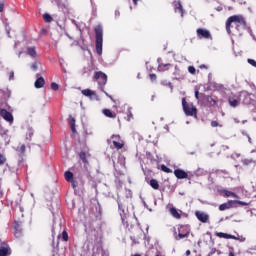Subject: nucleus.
<instances>
[{
  "label": "nucleus",
  "instance_id": "e2e57ef3",
  "mask_svg": "<svg viewBox=\"0 0 256 256\" xmlns=\"http://www.w3.org/2000/svg\"><path fill=\"white\" fill-rule=\"evenodd\" d=\"M216 11H223V7L216 8Z\"/></svg>",
  "mask_w": 256,
  "mask_h": 256
},
{
  "label": "nucleus",
  "instance_id": "f03ea898",
  "mask_svg": "<svg viewBox=\"0 0 256 256\" xmlns=\"http://www.w3.org/2000/svg\"><path fill=\"white\" fill-rule=\"evenodd\" d=\"M95 37H96V53L98 55H103V26L98 25L94 29Z\"/></svg>",
  "mask_w": 256,
  "mask_h": 256
},
{
  "label": "nucleus",
  "instance_id": "58836bf2",
  "mask_svg": "<svg viewBox=\"0 0 256 256\" xmlns=\"http://www.w3.org/2000/svg\"><path fill=\"white\" fill-rule=\"evenodd\" d=\"M51 89H53V91H57L59 89V85L55 82L51 83Z\"/></svg>",
  "mask_w": 256,
  "mask_h": 256
},
{
  "label": "nucleus",
  "instance_id": "a19ab883",
  "mask_svg": "<svg viewBox=\"0 0 256 256\" xmlns=\"http://www.w3.org/2000/svg\"><path fill=\"white\" fill-rule=\"evenodd\" d=\"M242 162H243V165H251V163H253V160L244 159Z\"/></svg>",
  "mask_w": 256,
  "mask_h": 256
},
{
  "label": "nucleus",
  "instance_id": "5fc2aeb1",
  "mask_svg": "<svg viewBox=\"0 0 256 256\" xmlns=\"http://www.w3.org/2000/svg\"><path fill=\"white\" fill-rule=\"evenodd\" d=\"M4 7H5V4L0 3V13H3V9H4Z\"/></svg>",
  "mask_w": 256,
  "mask_h": 256
},
{
  "label": "nucleus",
  "instance_id": "7ed1b4c3",
  "mask_svg": "<svg viewBox=\"0 0 256 256\" xmlns=\"http://www.w3.org/2000/svg\"><path fill=\"white\" fill-rule=\"evenodd\" d=\"M183 111L187 117H193V115H197V108L193 106V103H187L185 98L182 99Z\"/></svg>",
  "mask_w": 256,
  "mask_h": 256
},
{
  "label": "nucleus",
  "instance_id": "09e8293b",
  "mask_svg": "<svg viewBox=\"0 0 256 256\" xmlns=\"http://www.w3.org/2000/svg\"><path fill=\"white\" fill-rule=\"evenodd\" d=\"M150 79H151V81H156L157 80V75L150 74Z\"/></svg>",
  "mask_w": 256,
  "mask_h": 256
},
{
  "label": "nucleus",
  "instance_id": "052dcab7",
  "mask_svg": "<svg viewBox=\"0 0 256 256\" xmlns=\"http://www.w3.org/2000/svg\"><path fill=\"white\" fill-rule=\"evenodd\" d=\"M215 253V250H211V252L208 254V256H211V255H213Z\"/></svg>",
  "mask_w": 256,
  "mask_h": 256
},
{
  "label": "nucleus",
  "instance_id": "680f3d73",
  "mask_svg": "<svg viewBox=\"0 0 256 256\" xmlns=\"http://www.w3.org/2000/svg\"><path fill=\"white\" fill-rule=\"evenodd\" d=\"M189 255H191V250L186 251V256H189Z\"/></svg>",
  "mask_w": 256,
  "mask_h": 256
},
{
  "label": "nucleus",
  "instance_id": "6e6552de",
  "mask_svg": "<svg viewBox=\"0 0 256 256\" xmlns=\"http://www.w3.org/2000/svg\"><path fill=\"white\" fill-rule=\"evenodd\" d=\"M0 116L3 117L5 121L10 123V125L13 124V114H11V112L7 111L6 109H1Z\"/></svg>",
  "mask_w": 256,
  "mask_h": 256
},
{
  "label": "nucleus",
  "instance_id": "c85d7f7f",
  "mask_svg": "<svg viewBox=\"0 0 256 256\" xmlns=\"http://www.w3.org/2000/svg\"><path fill=\"white\" fill-rule=\"evenodd\" d=\"M161 171H164V173H173V170L165 166V164L161 165Z\"/></svg>",
  "mask_w": 256,
  "mask_h": 256
},
{
  "label": "nucleus",
  "instance_id": "a878e982",
  "mask_svg": "<svg viewBox=\"0 0 256 256\" xmlns=\"http://www.w3.org/2000/svg\"><path fill=\"white\" fill-rule=\"evenodd\" d=\"M150 186L152 189H159V182L155 179L150 180Z\"/></svg>",
  "mask_w": 256,
  "mask_h": 256
},
{
  "label": "nucleus",
  "instance_id": "37998d69",
  "mask_svg": "<svg viewBox=\"0 0 256 256\" xmlns=\"http://www.w3.org/2000/svg\"><path fill=\"white\" fill-rule=\"evenodd\" d=\"M207 101H208L211 105H215V100H214L212 97L208 96V97H207Z\"/></svg>",
  "mask_w": 256,
  "mask_h": 256
},
{
  "label": "nucleus",
  "instance_id": "4c0bfd02",
  "mask_svg": "<svg viewBox=\"0 0 256 256\" xmlns=\"http://www.w3.org/2000/svg\"><path fill=\"white\" fill-rule=\"evenodd\" d=\"M247 63H249V65H251L252 67L256 68V61L255 60H253L251 58H248Z\"/></svg>",
  "mask_w": 256,
  "mask_h": 256
},
{
  "label": "nucleus",
  "instance_id": "5701e85b",
  "mask_svg": "<svg viewBox=\"0 0 256 256\" xmlns=\"http://www.w3.org/2000/svg\"><path fill=\"white\" fill-rule=\"evenodd\" d=\"M169 67H171L170 63H167V64L160 63L158 65V71H167V69H169Z\"/></svg>",
  "mask_w": 256,
  "mask_h": 256
},
{
  "label": "nucleus",
  "instance_id": "3c124183",
  "mask_svg": "<svg viewBox=\"0 0 256 256\" xmlns=\"http://www.w3.org/2000/svg\"><path fill=\"white\" fill-rule=\"evenodd\" d=\"M14 77H15V72L11 71L9 75L10 81L13 80Z\"/></svg>",
  "mask_w": 256,
  "mask_h": 256
},
{
  "label": "nucleus",
  "instance_id": "7c9ffc66",
  "mask_svg": "<svg viewBox=\"0 0 256 256\" xmlns=\"http://www.w3.org/2000/svg\"><path fill=\"white\" fill-rule=\"evenodd\" d=\"M79 157L83 163H87V154L85 152H80Z\"/></svg>",
  "mask_w": 256,
  "mask_h": 256
},
{
  "label": "nucleus",
  "instance_id": "c9c22d12",
  "mask_svg": "<svg viewBox=\"0 0 256 256\" xmlns=\"http://www.w3.org/2000/svg\"><path fill=\"white\" fill-rule=\"evenodd\" d=\"M62 239L63 241H69V234H67V231L62 232Z\"/></svg>",
  "mask_w": 256,
  "mask_h": 256
},
{
  "label": "nucleus",
  "instance_id": "69168bd1",
  "mask_svg": "<svg viewBox=\"0 0 256 256\" xmlns=\"http://www.w3.org/2000/svg\"><path fill=\"white\" fill-rule=\"evenodd\" d=\"M229 256H235V253H233V251H231V252L229 253Z\"/></svg>",
  "mask_w": 256,
  "mask_h": 256
},
{
  "label": "nucleus",
  "instance_id": "f3484780",
  "mask_svg": "<svg viewBox=\"0 0 256 256\" xmlns=\"http://www.w3.org/2000/svg\"><path fill=\"white\" fill-rule=\"evenodd\" d=\"M45 85V79L43 77H38L34 83L36 89H41Z\"/></svg>",
  "mask_w": 256,
  "mask_h": 256
},
{
  "label": "nucleus",
  "instance_id": "4d7b16f0",
  "mask_svg": "<svg viewBox=\"0 0 256 256\" xmlns=\"http://www.w3.org/2000/svg\"><path fill=\"white\" fill-rule=\"evenodd\" d=\"M119 15H121V12H119V10L115 11V17H119Z\"/></svg>",
  "mask_w": 256,
  "mask_h": 256
},
{
  "label": "nucleus",
  "instance_id": "423d86ee",
  "mask_svg": "<svg viewBox=\"0 0 256 256\" xmlns=\"http://www.w3.org/2000/svg\"><path fill=\"white\" fill-rule=\"evenodd\" d=\"M94 78L98 81L99 85H107V74L99 71L95 73Z\"/></svg>",
  "mask_w": 256,
  "mask_h": 256
},
{
  "label": "nucleus",
  "instance_id": "6e6d98bb",
  "mask_svg": "<svg viewBox=\"0 0 256 256\" xmlns=\"http://www.w3.org/2000/svg\"><path fill=\"white\" fill-rule=\"evenodd\" d=\"M72 23H74L76 25V28L81 31V28H79V25L77 24V22H75V20H72Z\"/></svg>",
  "mask_w": 256,
  "mask_h": 256
},
{
  "label": "nucleus",
  "instance_id": "9d476101",
  "mask_svg": "<svg viewBox=\"0 0 256 256\" xmlns=\"http://www.w3.org/2000/svg\"><path fill=\"white\" fill-rule=\"evenodd\" d=\"M195 215L198 219V221H201V223H207L209 221V214L201 211H196Z\"/></svg>",
  "mask_w": 256,
  "mask_h": 256
},
{
  "label": "nucleus",
  "instance_id": "b1692460",
  "mask_svg": "<svg viewBox=\"0 0 256 256\" xmlns=\"http://www.w3.org/2000/svg\"><path fill=\"white\" fill-rule=\"evenodd\" d=\"M70 118V127H71V131L72 133H77V129H75V118H73V116H69Z\"/></svg>",
  "mask_w": 256,
  "mask_h": 256
},
{
  "label": "nucleus",
  "instance_id": "0eeeda50",
  "mask_svg": "<svg viewBox=\"0 0 256 256\" xmlns=\"http://www.w3.org/2000/svg\"><path fill=\"white\" fill-rule=\"evenodd\" d=\"M196 33L199 39H211V32H209V30L207 29L198 28L196 30Z\"/></svg>",
  "mask_w": 256,
  "mask_h": 256
},
{
  "label": "nucleus",
  "instance_id": "72a5a7b5",
  "mask_svg": "<svg viewBox=\"0 0 256 256\" xmlns=\"http://www.w3.org/2000/svg\"><path fill=\"white\" fill-rule=\"evenodd\" d=\"M161 85H166L171 89V91H173V84H171V82H167V80H164L161 82Z\"/></svg>",
  "mask_w": 256,
  "mask_h": 256
},
{
  "label": "nucleus",
  "instance_id": "aec40b11",
  "mask_svg": "<svg viewBox=\"0 0 256 256\" xmlns=\"http://www.w3.org/2000/svg\"><path fill=\"white\" fill-rule=\"evenodd\" d=\"M11 252H9V248L7 247H0V256H9Z\"/></svg>",
  "mask_w": 256,
  "mask_h": 256
},
{
  "label": "nucleus",
  "instance_id": "13d9d810",
  "mask_svg": "<svg viewBox=\"0 0 256 256\" xmlns=\"http://www.w3.org/2000/svg\"><path fill=\"white\" fill-rule=\"evenodd\" d=\"M195 97H196V99H199V92H198V90L195 91Z\"/></svg>",
  "mask_w": 256,
  "mask_h": 256
},
{
  "label": "nucleus",
  "instance_id": "39448f33",
  "mask_svg": "<svg viewBox=\"0 0 256 256\" xmlns=\"http://www.w3.org/2000/svg\"><path fill=\"white\" fill-rule=\"evenodd\" d=\"M172 5L174 7L175 13H178L181 17H183V15L185 14V10H183L181 0H173Z\"/></svg>",
  "mask_w": 256,
  "mask_h": 256
},
{
  "label": "nucleus",
  "instance_id": "bb28decb",
  "mask_svg": "<svg viewBox=\"0 0 256 256\" xmlns=\"http://www.w3.org/2000/svg\"><path fill=\"white\" fill-rule=\"evenodd\" d=\"M43 19H44L45 23H51V21H53V17H51V15H49L48 13H45L43 15Z\"/></svg>",
  "mask_w": 256,
  "mask_h": 256
},
{
  "label": "nucleus",
  "instance_id": "1a4fd4ad",
  "mask_svg": "<svg viewBox=\"0 0 256 256\" xmlns=\"http://www.w3.org/2000/svg\"><path fill=\"white\" fill-rule=\"evenodd\" d=\"M112 143L116 149H123V141H121V136L112 135Z\"/></svg>",
  "mask_w": 256,
  "mask_h": 256
},
{
  "label": "nucleus",
  "instance_id": "20e7f679",
  "mask_svg": "<svg viewBox=\"0 0 256 256\" xmlns=\"http://www.w3.org/2000/svg\"><path fill=\"white\" fill-rule=\"evenodd\" d=\"M118 203V210H119V214L122 220V223H126L127 221V217H128V213L129 211L127 209H125V206H123V203H121V200H117Z\"/></svg>",
  "mask_w": 256,
  "mask_h": 256
},
{
  "label": "nucleus",
  "instance_id": "0e129e2a",
  "mask_svg": "<svg viewBox=\"0 0 256 256\" xmlns=\"http://www.w3.org/2000/svg\"><path fill=\"white\" fill-rule=\"evenodd\" d=\"M105 95H107V97H109L110 99H113V97H111L107 92H104Z\"/></svg>",
  "mask_w": 256,
  "mask_h": 256
},
{
  "label": "nucleus",
  "instance_id": "bf43d9fd",
  "mask_svg": "<svg viewBox=\"0 0 256 256\" xmlns=\"http://www.w3.org/2000/svg\"><path fill=\"white\" fill-rule=\"evenodd\" d=\"M200 69H207V66L205 64L200 65Z\"/></svg>",
  "mask_w": 256,
  "mask_h": 256
},
{
  "label": "nucleus",
  "instance_id": "412c9836",
  "mask_svg": "<svg viewBox=\"0 0 256 256\" xmlns=\"http://www.w3.org/2000/svg\"><path fill=\"white\" fill-rule=\"evenodd\" d=\"M170 213L175 219H181V214L175 208H170Z\"/></svg>",
  "mask_w": 256,
  "mask_h": 256
},
{
  "label": "nucleus",
  "instance_id": "dca6fc26",
  "mask_svg": "<svg viewBox=\"0 0 256 256\" xmlns=\"http://www.w3.org/2000/svg\"><path fill=\"white\" fill-rule=\"evenodd\" d=\"M14 230H15V237L19 238L21 237L23 230L21 229V223L15 222L14 224Z\"/></svg>",
  "mask_w": 256,
  "mask_h": 256
},
{
  "label": "nucleus",
  "instance_id": "4468645a",
  "mask_svg": "<svg viewBox=\"0 0 256 256\" xmlns=\"http://www.w3.org/2000/svg\"><path fill=\"white\" fill-rule=\"evenodd\" d=\"M56 2V5L58 6V9H60L63 13L67 12L68 5L63 2V0H52Z\"/></svg>",
  "mask_w": 256,
  "mask_h": 256
},
{
  "label": "nucleus",
  "instance_id": "f8f14e48",
  "mask_svg": "<svg viewBox=\"0 0 256 256\" xmlns=\"http://www.w3.org/2000/svg\"><path fill=\"white\" fill-rule=\"evenodd\" d=\"M183 229H185V227L181 226L178 231V235L175 236L176 241H180V239H185L187 237H189V230H186V232H183Z\"/></svg>",
  "mask_w": 256,
  "mask_h": 256
},
{
  "label": "nucleus",
  "instance_id": "cd10ccee",
  "mask_svg": "<svg viewBox=\"0 0 256 256\" xmlns=\"http://www.w3.org/2000/svg\"><path fill=\"white\" fill-rule=\"evenodd\" d=\"M229 104L231 105V107H237V105H239V100L229 98Z\"/></svg>",
  "mask_w": 256,
  "mask_h": 256
},
{
  "label": "nucleus",
  "instance_id": "2eb2a0df",
  "mask_svg": "<svg viewBox=\"0 0 256 256\" xmlns=\"http://www.w3.org/2000/svg\"><path fill=\"white\" fill-rule=\"evenodd\" d=\"M82 95H84L85 97H89L90 99H95L97 97V94H95V92L91 89L82 90Z\"/></svg>",
  "mask_w": 256,
  "mask_h": 256
},
{
  "label": "nucleus",
  "instance_id": "9b49d317",
  "mask_svg": "<svg viewBox=\"0 0 256 256\" xmlns=\"http://www.w3.org/2000/svg\"><path fill=\"white\" fill-rule=\"evenodd\" d=\"M174 175L177 179H189V174L182 169L174 170Z\"/></svg>",
  "mask_w": 256,
  "mask_h": 256
},
{
  "label": "nucleus",
  "instance_id": "ea45409f",
  "mask_svg": "<svg viewBox=\"0 0 256 256\" xmlns=\"http://www.w3.org/2000/svg\"><path fill=\"white\" fill-rule=\"evenodd\" d=\"M17 151H19V153H25V144H22Z\"/></svg>",
  "mask_w": 256,
  "mask_h": 256
},
{
  "label": "nucleus",
  "instance_id": "8fccbe9b",
  "mask_svg": "<svg viewBox=\"0 0 256 256\" xmlns=\"http://www.w3.org/2000/svg\"><path fill=\"white\" fill-rule=\"evenodd\" d=\"M57 26L59 29H61V31H65V25L57 23Z\"/></svg>",
  "mask_w": 256,
  "mask_h": 256
},
{
  "label": "nucleus",
  "instance_id": "864d4df0",
  "mask_svg": "<svg viewBox=\"0 0 256 256\" xmlns=\"http://www.w3.org/2000/svg\"><path fill=\"white\" fill-rule=\"evenodd\" d=\"M179 67L175 66V72H174V75H179Z\"/></svg>",
  "mask_w": 256,
  "mask_h": 256
},
{
  "label": "nucleus",
  "instance_id": "2f4dec72",
  "mask_svg": "<svg viewBox=\"0 0 256 256\" xmlns=\"http://www.w3.org/2000/svg\"><path fill=\"white\" fill-rule=\"evenodd\" d=\"M232 239H234L235 241H239L240 243H245L246 241V238L244 236H238V237L235 236V238H232Z\"/></svg>",
  "mask_w": 256,
  "mask_h": 256
},
{
  "label": "nucleus",
  "instance_id": "393cba45",
  "mask_svg": "<svg viewBox=\"0 0 256 256\" xmlns=\"http://www.w3.org/2000/svg\"><path fill=\"white\" fill-rule=\"evenodd\" d=\"M64 177H65L66 181H68V183L73 181V174L71 171H66L64 174Z\"/></svg>",
  "mask_w": 256,
  "mask_h": 256
},
{
  "label": "nucleus",
  "instance_id": "a211bd4d",
  "mask_svg": "<svg viewBox=\"0 0 256 256\" xmlns=\"http://www.w3.org/2000/svg\"><path fill=\"white\" fill-rule=\"evenodd\" d=\"M217 237H220V239H235V235L223 233V232H218Z\"/></svg>",
  "mask_w": 256,
  "mask_h": 256
},
{
  "label": "nucleus",
  "instance_id": "de8ad7c7",
  "mask_svg": "<svg viewBox=\"0 0 256 256\" xmlns=\"http://www.w3.org/2000/svg\"><path fill=\"white\" fill-rule=\"evenodd\" d=\"M211 127H219V122H217V121H212V122H211Z\"/></svg>",
  "mask_w": 256,
  "mask_h": 256
},
{
  "label": "nucleus",
  "instance_id": "f257e3e1",
  "mask_svg": "<svg viewBox=\"0 0 256 256\" xmlns=\"http://www.w3.org/2000/svg\"><path fill=\"white\" fill-rule=\"evenodd\" d=\"M246 23L245 18L243 16L234 15L230 16L226 21V31L228 35H231V28L232 33H239V31L245 29Z\"/></svg>",
  "mask_w": 256,
  "mask_h": 256
},
{
  "label": "nucleus",
  "instance_id": "f704fd0d",
  "mask_svg": "<svg viewBox=\"0 0 256 256\" xmlns=\"http://www.w3.org/2000/svg\"><path fill=\"white\" fill-rule=\"evenodd\" d=\"M188 72L191 74V75H195L197 73V70L193 67V66H189L188 67Z\"/></svg>",
  "mask_w": 256,
  "mask_h": 256
},
{
  "label": "nucleus",
  "instance_id": "e433bc0d",
  "mask_svg": "<svg viewBox=\"0 0 256 256\" xmlns=\"http://www.w3.org/2000/svg\"><path fill=\"white\" fill-rule=\"evenodd\" d=\"M38 68H39V62L32 63L31 65L32 71H37Z\"/></svg>",
  "mask_w": 256,
  "mask_h": 256
},
{
  "label": "nucleus",
  "instance_id": "ddd939ff",
  "mask_svg": "<svg viewBox=\"0 0 256 256\" xmlns=\"http://www.w3.org/2000/svg\"><path fill=\"white\" fill-rule=\"evenodd\" d=\"M233 205H235V201L230 200L226 203H223L219 206V211H227V209H231V207H233Z\"/></svg>",
  "mask_w": 256,
  "mask_h": 256
},
{
  "label": "nucleus",
  "instance_id": "473e14b6",
  "mask_svg": "<svg viewBox=\"0 0 256 256\" xmlns=\"http://www.w3.org/2000/svg\"><path fill=\"white\" fill-rule=\"evenodd\" d=\"M5 163H7V158L5 155L0 154V165H5Z\"/></svg>",
  "mask_w": 256,
  "mask_h": 256
},
{
  "label": "nucleus",
  "instance_id": "79ce46f5",
  "mask_svg": "<svg viewBox=\"0 0 256 256\" xmlns=\"http://www.w3.org/2000/svg\"><path fill=\"white\" fill-rule=\"evenodd\" d=\"M6 33L8 35V37H11V27H9V25L6 24Z\"/></svg>",
  "mask_w": 256,
  "mask_h": 256
},
{
  "label": "nucleus",
  "instance_id": "49530a36",
  "mask_svg": "<svg viewBox=\"0 0 256 256\" xmlns=\"http://www.w3.org/2000/svg\"><path fill=\"white\" fill-rule=\"evenodd\" d=\"M73 189H75L77 187V181H75L74 179L72 181H70Z\"/></svg>",
  "mask_w": 256,
  "mask_h": 256
},
{
  "label": "nucleus",
  "instance_id": "4be33fe9",
  "mask_svg": "<svg viewBox=\"0 0 256 256\" xmlns=\"http://www.w3.org/2000/svg\"><path fill=\"white\" fill-rule=\"evenodd\" d=\"M223 193L225 194V197H234V199H239V196L237 194L229 190H223Z\"/></svg>",
  "mask_w": 256,
  "mask_h": 256
},
{
  "label": "nucleus",
  "instance_id": "c756f323",
  "mask_svg": "<svg viewBox=\"0 0 256 256\" xmlns=\"http://www.w3.org/2000/svg\"><path fill=\"white\" fill-rule=\"evenodd\" d=\"M103 114H104L106 117L113 118V112H111V110H109V109H104V110H103Z\"/></svg>",
  "mask_w": 256,
  "mask_h": 256
},
{
  "label": "nucleus",
  "instance_id": "a18cd8bd",
  "mask_svg": "<svg viewBox=\"0 0 256 256\" xmlns=\"http://www.w3.org/2000/svg\"><path fill=\"white\" fill-rule=\"evenodd\" d=\"M128 121L131 120V117H133V113H131V108L128 109Z\"/></svg>",
  "mask_w": 256,
  "mask_h": 256
},
{
  "label": "nucleus",
  "instance_id": "603ef678",
  "mask_svg": "<svg viewBox=\"0 0 256 256\" xmlns=\"http://www.w3.org/2000/svg\"><path fill=\"white\" fill-rule=\"evenodd\" d=\"M32 135H33V131H29L27 136H26V139H31Z\"/></svg>",
  "mask_w": 256,
  "mask_h": 256
},
{
  "label": "nucleus",
  "instance_id": "338daca9",
  "mask_svg": "<svg viewBox=\"0 0 256 256\" xmlns=\"http://www.w3.org/2000/svg\"><path fill=\"white\" fill-rule=\"evenodd\" d=\"M134 5H137V0H132Z\"/></svg>",
  "mask_w": 256,
  "mask_h": 256
},
{
  "label": "nucleus",
  "instance_id": "6ab92c4d",
  "mask_svg": "<svg viewBox=\"0 0 256 256\" xmlns=\"http://www.w3.org/2000/svg\"><path fill=\"white\" fill-rule=\"evenodd\" d=\"M27 54L29 55V57L35 59V57H37V50L35 49V47H28Z\"/></svg>",
  "mask_w": 256,
  "mask_h": 256
},
{
  "label": "nucleus",
  "instance_id": "774afa93",
  "mask_svg": "<svg viewBox=\"0 0 256 256\" xmlns=\"http://www.w3.org/2000/svg\"><path fill=\"white\" fill-rule=\"evenodd\" d=\"M133 256H141V254H135V255H133Z\"/></svg>",
  "mask_w": 256,
  "mask_h": 256
},
{
  "label": "nucleus",
  "instance_id": "c03bdc74",
  "mask_svg": "<svg viewBox=\"0 0 256 256\" xmlns=\"http://www.w3.org/2000/svg\"><path fill=\"white\" fill-rule=\"evenodd\" d=\"M234 201V204L235 203H238V205H247V202H243V201H239V200H233Z\"/></svg>",
  "mask_w": 256,
  "mask_h": 256
}]
</instances>
